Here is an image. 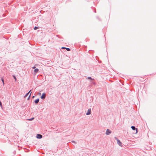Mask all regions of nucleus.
<instances>
[{
	"label": "nucleus",
	"instance_id": "f257e3e1",
	"mask_svg": "<svg viewBox=\"0 0 156 156\" xmlns=\"http://www.w3.org/2000/svg\"><path fill=\"white\" fill-rule=\"evenodd\" d=\"M112 133V131L109 129H107L105 133V134L107 135H109Z\"/></svg>",
	"mask_w": 156,
	"mask_h": 156
},
{
	"label": "nucleus",
	"instance_id": "f03ea898",
	"mask_svg": "<svg viewBox=\"0 0 156 156\" xmlns=\"http://www.w3.org/2000/svg\"><path fill=\"white\" fill-rule=\"evenodd\" d=\"M115 138L116 140H117V142L118 144L119 145H120V146H122V145H122V143L121 142L120 140H119L116 137H115Z\"/></svg>",
	"mask_w": 156,
	"mask_h": 156
},
{
	"label": "nucleus",
	"instance_id": "7ed1b4c3",
	"mask_svg": "<svg viewBox=\"0 0 156 156\" xmlns=\"http://www.w3.org/2000/svg\"><path fill=\"white\" fill-rule=\"evenodd\" d=\"M36 137L37 139H41L42 137V135L41 134H37L36 136Z\"/></svg>",
	"mask_w": 156,
	"mask_h": 156
},
{
	"label": "nucleus",
	"instance_id": "20e7f679",
	"mask_svg": "<svg viewBox=\"0 0 156 156\" xmlns=\"http://www.w3.org/2000/svg\"><path fill=\"white\" fill-rule=\"evenodd\" d=\"M131 128L133 130H136V133L138 132V129L135 128L134 126H131Z\"/></svg>",
	"mask_w": 156,
	"mask_h": 156
},
{
	"label": "nucleus",
	"instance_id": "39448f33",
	"mask_svg": "<svg viewBox=\"0 0 156 156\" xmlns=\"http://www.w3.org/2000/svg\"><path fill=\"white\" fill-rule=\"evenodd\" d=\"M46 97V94L45 93H43L41 96V99H44Z\"/></svg>",
	"mask_w": 156,
	"mask_h": 156
},
{
	"label": "nucleus",
	"instance_id": "423d86ee",
	"mask_svg": "<svg viewBox=\"0 0 156 156\" xmlns=\"http://www.w3.org/2000/svg\"><path fill=\"white\" fill-rule=\"evenodd\" d=\"M91 114V109H89L88 110L87 112V113H86V114L87 115H88Z\"/></svg>",
	"mask_w": 156,
	"mask_h": 156
},
{
	"label": "nucleus",
	"instance_id": "0eeeda50",
	"mask_svg": "<svg viewBox=\"0 0 156 156\" xmlns=\"http://www.w3.org/2000/svg\"><path fill=\"white\" fill-rule=\"evenodd\" d=\"M39 99L38 98L34 101V103L36 104H37L39 103Z\"/></svg>",
	"mask_w": 156,
	"mask_h": 156
},
{
	"label": "nucleus",
	"instance_id": "6e6552de",
	"mask_svg": "<svg viewBox=\"0 0 156 156\" xmlns=\"http://www.w3.org/2000/svg\"><path fill=\"white\" fill-rule=\"evenodd\" d=\"M87 79H88V80H94V78H92L90 77H87Z\"/></svg>",
	"mask_w": 156,
	"mask_h": 156
},
{
	"label": "nucleus",
	"instance_id": "1a4fd4ad",
	"mask_svg": "<svg viewBox=\"0 0 156 156\" xmlns=\"http://www.w3.org/2000/svg\"><path fill=\"white\" fill-rule=\"evenodd\" d=\"M39 71V69H35L34 70V73H35V74H36V73H37L38 71Z\"/></svg>",
	"mask_w": 156,
	"mask_h": 156
},
{
	"label": "nucleus",
	"instance_id": "9d476101",
	"mask_svg": "<svg viewBox=\"0 0 156 156\" xmlns=\"http://www.w3.org/2000/svg\"><path fill=\"white\" fill-rule=\"evenodd\" d=\"M34 119V118L33 117V118H31V119H28L27 120H29V121H32V120H33Z\"/></svg>",
	"mask_w": 156,
	"mask_h": 156
},
{
	"label": "nucleus",
	"instance_id": "9b49d317",
	"mask_svg": "<svg viewBox=\"0 0 156 156\" xmlns=\"http://www.w3.org/2000/svg\"><path fill=\"white\" fill-rule=\"evenodd\" d=\"M1 80L2 81L3 85H4L5 83L4 82V79L3 78H2Z\"/></svg>",
	"mask_w": 156,
	"mask_h": 156
},
{
	"label": "nucleus",
	"instance_id": "f8f14e48",
	"mask_svg": "<svg viewBox=\"0 0 156 156\" xmlns=\"http://www.w3.org/2000/svg\"><path fill=\"white\" fill-rule=\"evenodd\" d=\"M66 49L68 51H70V49L69 48H66Z\"/></svg>",
	"mask_w": 156,
	"mask_h": 156
},
{
	"label": "nucleus",
	"instance_id": "ddd939ff",
	"mask_svg": "<svg viewBox=\"0 0 156 156\" xmlns=\"http://www.w3.org/2000/svg\"><path fill=\"white\" fill-rule=\"evenodd\" d=\"M29 94V92H28L27 93L26 95H25L24 96V97H26L28 95V94Z\"/></svg>",
	"mask_w": 156,
	"mask_h": 156
},
{
	"label": "nucleus",
	"instance_id": "4468645a",
	"mask_svg": "<svg viewBox=\"0 0 156 156\" xmlns=\"http://www.w3.org/2000/svg\"><path fill=\"white\" fill-rule=\"evenodd\" d=\"M90 81V82H92L93 84H94V85H95V84L96 83H95V82H93V81H92L91 80V81Z\"/></svg>",
	"mask_w": 156,
	"mask_h": 156
},
{
	"label": "nucleus",
	"instance_id": "2eb2a0df",
	"mask_svg": "<svg viewBox=\"0 0 156 156\" xmlns=\"http://www.w3.org/2000/svg\"><path fill=\"white\" fill-rule=\"evenodd\" d=\"M13 76L15 80V81H16V77L15 76Z\"/></svg>",
	"mask_w": 156,
	"mask_h": 156
},
{
	"label": "nucleus",
	"instance_id": "dca6fc26",
	"mask_svg": "<svg viewBox=\"0 0 156 156\" xmlns=\"http://www.w3.org/2000/svg\"><path fill=\"white\" fill-rule=\"evenodd\" d=\"M38 29V27H34V30H37Z\"/></svg>",
	"mask_w": 156,
	"mask_h": 156
},
{
	"label": "nucleus",
	"instance_id": "f3484780",
	"mask_svg": "<svg viewBox=\"0 0 156 156\" xmlns=\"http://www.w3.org/2000/svg\"><path fill=\"white\" fill-rule=\"evenodd\" d=\"M56 36H57V37H59V38H61L62 39V37H60L59 36V35H56Z\"/></svg>",
	"mask_w": 156,
	"mask_h": 156
},
{
	"label": "nucleus",
	"instance_id": "a211bd4d",
	"mask_svg": "<svg viewBox=\"0 0 156 156\" xmlns=\"http://www.w3.org/2000/svg\"><path fill=\"white\" fill-rule=\"evenodd\" d=\"M31 92H30V94L29 95V97H28V100L29 99V98H30V96H31Z\"/></svg>",
	"mask_w": 156,
	"mask_h": 156
},
{
	"label": "nucleus",
	"instance_id": "6ab92c4d",
	"mask_svg": "<svg viewBox=\"0 0 156 156\" xmlns=\"http://www.w3.org/2000/svg\"><path fill=\"white\" fill-rule=\"evenodd\" d=\"M2 103L1 101H0V106H2Z\"/></svg>",
	"mask_w": 156,
	"mask_h": 156
},
{
	"label": "nucleus",
	"instance_id": "aec40b11",
	"mask_svg": "<svg viewBox=\"0 0 156 156\" xmlns=\"http://www.w3.org/2000/svg\"><path fill=\"white\" fill-rule=\"evenodd\" d=\"M72 142L73 143H74L75 144H76V142L74 141H72Z\"/></svg>",
	"mask_w": 156,
	"mask_h": 156
},
{
	"label": "nucleus",
	"instance_id": "412c9836",
	"mask_svg": "<svg viewBox=\"0 0 156 156\" xmlns=\"http://www.w3.org/2000/svg\"><path fill=\"white\" fill-rule=\"evenodd\" d=\"M66 47H62V49H66Z\"/></svg>",
	"mask_w": 156,
	"mask_h": 156
},
{
	"label": "nucleus",
	"instance_id": "4be33fe9",
	"mask_svg": "<svg viewBox=\"0 0 156 156\" xmlns=\"http://www.w3.org/2000/svg\"><path fill=\"white\" fill-rule=\"evenodd\" d=\"M97 18L99 20H100V19L98 17H97Z\"/></svg>",
	"mask_w": 156,
	"mask_h": 156
},
{
	"label": "nucleus",
	"instance_id": "5701e85b",
	"mask_svg": "<svg viewBox=\"0 0 156 156\" xmlns=\"http://www.w3.org/2000/svg\"><path fill=\"white\" fill-rule=\"evenodd\" d=\"M36 67L35 66H34L32 67L33 69H35Z\"/></svg>",
	"mask_w": 156,
	"mask_h": 156
},
{
	"label": "nucleus",
	"instance_id": "b1692460",
	"mask_svg": "<svg viewBox=\"0 0 156 156\" xmlns=\"http://www.w3.org/2000/svg\"><path fill=\"white\" fill-rule=\"evenodd\" d=\"M31 91V90H30L28 92H29V94L30 93Z\"/></svg>",
	"mask_w": 156,
	"mask_h": 156
},
{
	"label": "nucleus",
	"instance_id": "393cba45",
	"mask_svg": "<svg viewBox=\"0 0 156 156\" xmlns=\"http://www.w3.org/2000/svg\"><path fill=\"white\" fill-rule=\"evenodd\" d=\"M34 97H35L34 96H33L32 97V98H34Z\"/></svg>",
	"mask_w": 156,
	"mask_h": 156
}]
</instances>
